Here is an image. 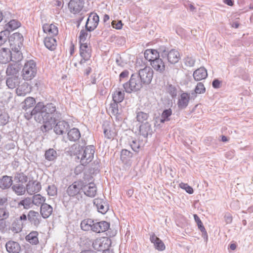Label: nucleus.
I'll list each match as a JSON object with an SVG mask.
<instances>
[{"label": "nucleus", "instance_id": "nucleus-49", "mask_svg": "<svg viewBox=\"0 0 253 253\" xmlns=\"http://www.w3.org/2000/svg\"><path fill=\"white\" fill-rule=\"evenodd\" d=\"M32 199L33 204L36 206L42 205V204H45L44 202H45V198L40 194L34 195Z\"/></svg>", "mask_w": 253, "mask_h": 253}, {"label": "nucleus", "instance_id": "nucleus-31", "mask_svg": "<svg viewBox=\"0 0 253 253\" xmlns=\"http://www.w3.org/2000/svg\"><path fill=\"white\" fill-rule=\"evenodd\" d=\"M144 54L145 58L150 62L152 60H154L155 59L160 57L159 53L157 52V50L154 49H146L145 51Z\"/></svg>", "mask_w": 253, "mask_h": 253}, {"label": "nucleus", "instance_id": "nucleus-53", "mask_svg": "<svg viewBox=\"0 0 253 253\" xmlns=\"http://www.w3.org/2000/svg\"><path fill=\"white\" fill-rule=\"evenodd\" d=\"M88 31H86L85 29H82L80 31V36H79V42L80 44L83 43H85V41H86L87 37L88 36Z\"/></svg>", "mask_w": 253, "mask_h": 253}, {"label": "nucleus", "instance_id": "nucleus-4", "mask_svg": "<svg viewBox=\"0 0 253 253\" xmlns=\"http://www.w3.org/2000/svg\"><path fill=\"white\" fill-rule=\"evenodd\" d=\"M82 189L83 182L75 181L67 187L65 194H67L70 197V199L75 198L79 202L83 199ZM64 196L65 197V195Z\"/></svg>", "mask_w": 253, "mask_h": 253}, {"label": "nucleus", "instance_id": "nucleus-47", "mask_svg": "<svg viewBox=\"0 0 253 253\" xmlns=\"http://www.w3.org/2000/svg\"><path fill=\"white\" fill-rule=\"evenodd\" d=\"M102 127L105 137L109 139L113 138V133L111 130L109 124L108 122L104 123L102 125Z\"/></svg>", "mask_w": 253, "mask_h": 253}, {"label": "nucleus", "instance_id": "nucleus-32", "mask_svg": "<svg viewBox=\"0 0 253 253\" xmlns=\"http://www.w3.org/2000/svg\"><path fill=\"white\" fill-rule=\"evenodd\" d=\"M52 207L46 203L42 204L41 206L40 212L43 218L48 217L52 213Z\"/></svg>", "mask_w": 253, "mask_h": 253}, {"label": "nucleus", "instance_id": "nucleus-9", "mask_svg": "<svg viewBox=\"0 0 253 253\" xmlns=\"http://www.w3.org/2000/svg\"><path fill=\"white\" fill-rule=\"evenodd\" d=\"M84 4L83 0H70L68 3V8L71 13H78L82 10Z\"/></svg>", "mask_w": 253, "mask_h": 253}, {"label": "nucleus", "instance_id": "nucleus-3", "mask_svg": "<svg viewBox=\"0 0 253 253\" xmlns=\"http://www.w3.org/2000/svg\"><path fill=\"white\" fill-rule=\"evenodd\" d=\"M143 85L145 84L136 72L131 75L129 80L123 84V87L126 92L130 93L139 90Z\"/></svg>", "mask_w": 253, "mask_h": 253}, {"label": "nucleus", "instance_id": "nucleus-60", "mask_svg": "<svg viewBox=\"0 0 253 253\" xmlns=\"http://www.w3.org/2000/svg\"><path fill=\"white\" fill-rule=\"evenodd\" d=\"M180 187L182 189H185L187 193L192 194L194 192L193 188L188 185L187 183L181 182L179 184Z\"/></svg>", "mask_w": 253, "mask_h": 253}, {"label": "nucleus", "instance_id": "nucleus-48", "mask_svg": "<svg viewBox=\"0 0 253 253\" xmlns=\"http://www.w3.org/2000/svg\"><path fill=\"white\" fill-rule=\"evenodd\" d=\"M33 205L32 198L29 197L25 198L24 199L20 201L18 203L19 206H23V208L25 209H29L31 208Z\"/></svg>", "mask_w": 253, "mask_h": 253}, {"label": "nucleus", "instance_id": "nucleus-64", "mask_svg": "<svg viewBox=\"0 0 253 253\" xmlns=\"http://www.w3.org/2000/svg\"><path fill=\"white\" fill-rule=\"evenodd\" d=\"M4 30L0 32V35L4 38L5 39L7 40L8 39L9 40L10 37L9 35L11 31L9 29L6 28L5 26H4Z\"/></svg>", "mask_w": 253, "mask_h": 253}, {"label": "nucleus", "instance_id": "nucleus-63", "mask_svg": "<svg viewBox=\"0 0 253 253\" xmlns=\"http://www.w3.org/2000/svg\"><path fill=\"white\" fill-rule=\"evenodd\" d=\"M123 25V24L121 20H113L112 22V26L114 28H115L116 29H121L122 28Z\"/></svg>", "mask_w": 253, "mask_h": 253}, {"label": "nucleus", "instance_id": "nucleus-29", "mask_svg": "<svg viewBox=\"0 0 253 253\" xmlns=\"http://www.w3.org/2000/svg\"><path fill=\"white\" fill-rule=\"evenodd\" d=\"M67 137L71 141L75 142L81 137V133L79 129L74 127L70 129L67 133Z\"/></svg>", "mask_w": 253, "mask_h": 253}, {"label": "nucleus", "instance_id": "nucleus-30", "mask_svg": "<svg viewBox=\"0 0 253 253\" xmlns=\"http://www.w3.org/2000/svg\"><path fill=\"white\" fill-rule=\"evenodd\" d=\"M13 192L18 196H22L25 194L26 192V186L22 183H13L11 187Z\"/></svg>", "mask_w": 253, "mask_h": 253}, {"label": "nucleus", "instance_id": "nucleus-62", "mask_svg": "<svg viewBox=\"0 0 253 253\" xmlns=\"http://www.w3.org/2000/svg\"><path fill=\"white\" fill-rule=\"evenodd\" d=\"M115 60L117 65L120 67H124L126 64L120 54L116 55Z\"/></svg>", "mask_w": 253, "mask_h": 253}, {"label": "nucleus", "instance_id": "nucleus-44", "mask_svg": "<svg viewBox=\"0 0 253 253\" xmlns=\"http://www.w3.org/2000/svg\"><path fill=\"white\" fill-rule=\"evenodd\" d=\"M44 156L46 160L52 161L57 158V153L54 149L50 148L45 151Z\"/></svg>", "mask_w": 253, "mask_h": 253}, {"label": "nucleus", "instance_id": "nucleus-11", "mask_svg": "<svg viewBox=\"0 0 253 253\" xmlns=\"http://www.w3.org/2000/svg\"><path fill=\"white\" fill-rule=\"evenodd\" d=\"M97 192V188L94 183H89L87 185H84L83 182L82 192L86 196L93 198Z\"/></svg>", "mask_w": 253, "mask_h": 253}, {"label": "nucleus", "instance_id": "nucleus-23", "mask_svg": "<svg viewBox=\"0 0 253 253\" xmlns=\"http://www.w3.org/2000/svg\"><path fill=\"white\" fill-rule=\"evenodd\" d=\"M12 54L10 49L3 48L0 50V63L6 64L12 60Z\"/></svg>", "mask_w": 253, "mask_h": 253}, {"label": "nucleus", "instance_id": "nucleus-17", "mask_svg": "<svg viewBox=\"0 0 253 253\" xmlns=\"http://www.w3.org/2000/svg\"><path fill=\"white\" fill-rule=\"evenodd\" d=\"M9 42H11V44H13L20 48L23 46L24 38L22 34L18 32L15 33L10 36Z\"/></svg>", "mask_w": 253, "mask_h": 253}, {"label": "nucleus", "instance_id": "nucleus-42", "mask_svg": "<svg viewBox=\"0 0 253 253\" xmlns=\"http://www.w3.org/2000/svg\"><path fill=\"white\" fill-rule=\"evenodd\" d=\"M94 221L91 219L83 220L81 223V228L84 231L92 230Z\"/></svg>", "mask_w": 253, "mask_h": 253}, {"label": "nucleus", "instance_id": "nucleus-36", "mask_svg": "<svg viewBox=\"0 0 253 253\" xmlns=\"http://www.w3.org/2000/svg\"><path fill=\"white\" fill-rule=\"evenodd\" d=\"M9 216L8 208L7 206L0 208V227L5 225V222L3 220L7 219Z\"/></svg>", "mask_w": 253, "mask_h": 253}, {"label": "nucleus", "instance_id": "nucleus-50", "mask_svg": "<svg viewBox=\"0 0 253 253\" xmlns=\"http://www.w3.org/2000/svg\"><path fill=\"white\" fill-rule=\"evenodd\" d=\"M166 89L172 98H174L176 97L177 88L175 85L168 84L166 86Z\"/></svg>", "mask_w": 253, "mask_h": 253}, {"label": "nucleus", "instance_id": "nucleus-40", "mask_svg": "<svg viewBox=\"0 0 253 253\" xmlns=\"http://www.w3.org/2000/svg\"><path fill=\"white\" fill-rule=\"evenodd\" d=\"M19 70V66L16 64H9L6 69V73L7 76H17Z\"/></svg>", "mask_w": 253, "mask_h": 253}, {"label": "nucleus", "instance_id": "nucleus-41", "mask_svg": "<svg viewBox=\"0 0 253 253\" xmlns=\"http://www.w3.org/2000/svg\"><path fill=\"white\" fill-rule=\"evenodd\" d=\"M132 153L126 149H123L121 154V160L125 164H127L131 159Z\"/></svg>", "mask_w": 253, "mask_h": 253}, {"label": "nucleus", "instance_id": "nucleus-24", "mask_svg": "<svg viewBox=\"0 0 253 253\" xmlns=\"http://www.w3.org/2000/svg\"><path fill=\"white\" fill-rule=\"evenodd\" d=\"M80 54L81 57L90 58L91 56V48L87 43L80 44Z\"/></svg>", "mask_w": 253, "mask_h": 253}, {"label": "nucleus", "instance_id": "nucleus-7", "mask_svg": "<svg viewBox=\"0 0 253 253\" xmlns=\"http://www.w3.org/2000/svg\"><path fill=\"white\" fill-rule=\"evenodd\" d=\"M99 21V17L97 13L91 12L86 20L85 28L89 32L94 31L97 27Z\"/></svg>", "mask_w": 253, "mask_h": 253}, {"label": "nucleus", "instance_id": "nucleus-51", "mask_svg": "<svg viewBox=\"0 0 253 253\" xmlns=\"http://www.w3.org/2000/svg\"><path fill=\"white\" fill-rule=\"evenodd\" d=\"M9 116L6 113H1L0 115V125L5 126L9 122Z\"/></svg>", "mask_w": 253, "mask_h": 253}, {"label": "nucleus", "instance_id": "nucleus-5", "mask_svg": "<svg viewBox=\"0 0 253 253\" xmlns=\"http://www.w3.org/2000/svg\"><path fill=\"white\" fill-rule=\"evenodd\" d=\"M37 72L36 62L33 60L28 61L25 63L22 69V78L24 80H31L35 77Z\"/></svg>", "mask_w": 253, "mask_h": 253}, {"label": "nucleus", "instance_id": "nucleus-46", "mask_svg": "<svg viewBox=\"0 0 253 253\" xmlns=\"http://www.w3.org/2000/svg\"><path fill=\"white\" fill-rule=\"evenodd\" d=\"M5 26L6 28L12 31L20 27L21 23L17 20L13 19L10 20Z\"/></svg>", "mask_w": 253, "mask_h": 253}, {"label": "nucleus", "instance_id": "nucleus-34", "mask_svg": "<svg viewBox=\"0 0 253 253\" xmlns=\"http://www.w3.org/2000/svg\"><path fill=\"white\" fill-rule=\"evenodd\" d=\"M30 91V88L27 83L22 84L21 85L18 86L16 89V93L18 96H25Z\"/></svg>", "mask_w": 253, "mask_h": 253}, {"label": "nucleus", "instance_id": "nucleus-16", "mask_svg": "<svg viewBox=\"0 0 253 253\" xmlns=\"http://www.w3.org/2000/svg\"><path fill=\"white\" fill-rule=\"evenodd\" d=\"M150 64L153 68L157 72L161 74L164 73L166 66L162 59L159 57L154 60H152Z\"/></svg>", "mask_w": 253, "mask_h": 253}, {"label": "nucleus", "instance_id": "nucleus-25", "mask_svg": "<svg viewBox=\"0 0 253 253\" xmlns=\"http://www.w3.org/2000/svg\"><path fill=\"white\" fill-rule=\"evenodd\" d=\"M42 29L44 33L48 34V37H54L58 33L57 27L53 24H45L43 25Z\"/></svg>", "mask_w": 253, "mask_h": 253}, {"label": "nucleus", "instance_id": "nucleus-22", "mask_svg": "<svg viewBox=\"0 0 253 253\" xmlns=\"http://www.w3.org/2000/svg\"><path fill=\"white\" fill-rule=\"evenodd\" d=\"M5 246L7 252L9 253H19L21 251L19 244L12 240L7 242Z\"/></svg>", "mask_w": 253, "mask_h": 253}, {"label": "nucleus", "instance_id": "nucleus-43", "mask_svg": "<svg viewBox=\"0 0 253 253\" xmlns=\"http://www.w3.org/2000/svg\"><path fill=\"white\" fill-rule=\"evenodd\" d=\"M125 93L124 91H122L120 88L117 90L113 94L112 98L113 101L116 102H121L124 99Z\"/></svg>", "mask_w": 253, "mask_h": 253}, {"label": "nucleus", "instance_id": "nucleus-1", "mask_svg": "<svg viewBox=\"0 0 253 253\" xmlns=\"http://www.w3.org/2000/svg\"><path fill=\"white\" fill-rule=\"evenodd\" d=\"M24 117L30 120L33 117L37 122H40L44 119L46 122L56 121L61 117V114L56 110L55 105L53 103H47L44 105L43 102H39L36 104L32 111L24 114Z\"/></svg>", "mask_w": 253, "mask_h": 253}, {"label": "nucleus", "instance_id": "nucleus-14", "mask_svg": "<svg viewBox=\"0 0 253 253\" xmlns=\"http://www.w3.org/2000/svg\"><path fill=\"white\" fill-rule=\"evenodd\" d=\"M150 240L154 244L155 249L159 251L165 250L166 247L164 243L154 233L151 232L150 234Z\"/></svg>", "mask_w": 253, "mask_h": 253}, {"label": "nucleus", "instance_id": "nucleus-37", "mask_svg": "<svg viewBox=\"0 0 253 253\" xmlns=\"http://www.w3.org/2000/svg\"><path fill=\"white\" fill-rule=\"evenodd\" d=\"M38 235L39 233L37 231H32L26 236V240L31 244L37 245L39 243Z\"/></svg>", "mask_w": 253, "mask_h": 253}, {"label": "nucleus", "instance_id": "nucleus-39", "mask_svg": "<svg viewBox=\"0 0 253 253\" xmlns=\"http://www.w3.org/2000/svg\"><path fill=\"white\" fill-rule=\"evenodd\" d=\"M28 176L23 172H17L14 175V183H22L23 184L28 181Z\"/></svg>", "mask_w": 253, "mask_h": 253}, {"label": "nucleus", "instance_id": "nucleus-58", "mask_svg": "<svg viewBox=\"0 0 253 253\" xmlns=\"http://www.w3.org/2000/svg\"><path fill=\"white\" fill-rule=\"evenodd\" d=\"M47 192L49 196H54L57 194V189L56 187L53 184L48 186Z\"/></svg>", "mask_w": 253, "mask_h": 253}, {"label": "nucleus", "instance_id": "nucleus-33", "mask_svg": "<svg viewBox=\"0 0 253 253\" xmlns=\"http://www.w3.org/2000/svg\"><path fill=\"white\" fill-rule=\"evenodd\" d=\"M44 43L46 47L50 50L55 49L57 45L56 40L53 37H46L45 38Z\"/></svg>", "mask_w": 253, "mask_h": 253}, {"label": "nucleus", "instance_id": "nucleus-61", "mask_svg": "<svg viewBox=\"0 0 253 253\" xmlns=\"http://www.w3.org/2000/svg\"><path fill=\"white\" fill-rule=\"evenodd\" d=\"M131 149L134 152H137L139 151L140 148V144L136 140H133L130 144Z\"/></svg>", "mask_w": 253, "mask_h": 253}, {"label": "nucleus", "instance_id": "nucleus-13", "mask_svg": "<svg viewBox=\"0 0 253 253\" xmlns=\"http://www.w3.org/2000/svg\"><path fill=\"white\" fill-rule=\"evenodd\" d=\"M190 101V94L182 92L180 95L177 101V106L180 110L185 109L188 105Z\"/></svg>", "mask_w": 253, "mask_h": 253}, {"label": "nucleus", "instance_id": "nucleus-2", "mask_svg": "<svg viewBox=\"0 0 253 253\" xmlns=\"http://www.w3.org/2000/svg\"><path fill=\"white\" fill-rule=\"evenodd\" d=\"M94 153L95 147L93 145H88L84 148V146L79 145L76 148L74 154L77 156L78 159L80 160L82 165L86 166L92 161Z\"/></svg>", "mask_w": 253, "mask_h": 253}, {"label": "nucleus", "instance_id": "nucleus-52", "mask_svg": "<svg viewBox=\"0 0 253 253\" xmlns=\"http://www.w3.org/2000/svg\"><path fill=\"white\" fill-rule=\"evenodd\" d=\"M149 117V114L142 111L137 113L136 119L139 122H143L147 120Z\"/></svg>", "mask_w": 253, "mask_h": 253}, {"label": "nucleus", "instance_id": "nucleus-38", "mask_svg": "<svg viewBox=\"0 0 253 253\" xmlns=\"http://www.w3.org/2000/svg\"><path fill=\"white\" fill-rule=\"evenodd\" d=\"M194 217L195 222L197 223L198 228L203 234L204 238L206 239V240H207L208 238V233L206 231V229L205 228L203 224L202 221L201 220L199 217L196 214H194Z\"/></svg>", "mask_w": 253, "mask_h": 253}, {"label": "nucleus", "instance_id": "nucleus-57", "mask_svg": "<svg viewBox=\"0 0 253 253\" xmlns=\"http://www.w3.org/2000/svg\"><path fill=\"white\" fill-rule=\"evenodd\" d=\"M156 50L159 53V55L161 56L163 58H166V53L169 50L168 48L165 46H161Z\"/></svg>", "mask_w": 253, "mask_h": 253}, {"label": "nucleus", "instance_id": "nucleus-20", "mask_svg": "<svg viewBox=\"0 0 253 253\" xmlns=\"http://www.w3.org/2000/svg\"><path fill=\"white\" fill-rule=\"evenodd\" d=\"M93 204L96 207L98 211L102 214H105L109 210L108 205L102 199H95L93 200Z\"/></svg>", "mask_w": 253, "mask_h": 253}, {"label": "nucleus", "instance_id": "nucleus-6", "mask_svg": "<svg viewBox=\"0 0 253 253\" xmlns=\"http://www.w3.org/2000/svg\"><path fill=\"white\" fill-rule=\"evenodd\" d=\"M145 85L150 84L153 77V71L150 67L146 66L143 69H140L137 73Z\"/></svg>", "mask_w": 253, "mask_h": 253}, {"label": "nucleus", "instance_id": "nucleus-15", "mask_svg": "<svg viewBox=\"0 0 253 253\" xmlns=\"http://www.w3.org/2000/svg\"><path fill=\"white\" fill-rule=\"evenodd\" d=\"M27 216L28 220L32 224L37 227L39 226L42 218L38 212L31 210L29 211Z\"/></svg>", "mask_w": 253, "mask_h": 253}, {"label": "nucleus", "instance_id": "nucleus-26", "mask_svg": "<svg viewBox=\"0 0 253 253\" xmlns=\"http://www.w3.org/2000/svg\"><path fill=\"white\" fill-rule=\"evenodd\" d=\"M193 76L196 81L205 79L208 76L207 71L205 68L200 67L193 72Z\"/></svg>", "mask_w": 253, "mask_h": 253}, {"label": "nucleus", "instance_id": "nucleus-35", "mask_svg": "<svg viewBox=\"0 0 253 253\" xmlns=\"http://www.w3.org/2000/svg\"><path fill=\"white\" fill-rule=\"evenodd\" d=\"M172 114V110L170 108L165 109L161 115V118L157 119V123H164L170 120V116Z\"/></svg>", "mask_w": 253, "mask_h": 253}, {"label": "nucleus", "instance_id": "nucleus-55", "mask_svg": "<svg viewBox=\"0 0 253 253\" xmlns=\"http://www.w3.org/2000/svg\"><path fill=\"white\" fill-rule=\"evenodd\" d=\"M119 102H116L113 101V103L110 104V109L111 113L113 115H116L119 114L118 103Z\"/></svg>", "mask_w": 253, "mask_h": 253}, {"label": "nucleus", "instance_id": "nucleus-18", "mask_svg": "<svg viewBox=\"0 0 253 253\" xmlns=\"http://www.w3.org/2000/svg\"><path fill=\"white\" fill-rule=\"evenodd\" d=\"M12 177L6 175L0 177V188L3 190H8L13 184Z\"/></svg>", "mask_w": 253, "mask_h": 253}, {"label": "nucleus", "instance_id": "nucleus-27", "mask_svg": "<svg viewBox=\"0 0 253 253\" xmlns=\"http://www.w3.org/2000/svg\"><path fill=\"white\" fill-rule=\"evenodd\" d=\"M20 82V78L18 76H14L7 78L6 84L9 88L13 89L19 85Z\"/></svg>", "mask_w": 253, "mask_h": 253}, {"label": "nucleus", "instance_id": "nucleus-45", "mask_svg": "<svg viewBox=\"0 0 253 253\" xmlns=\"http://www.w3.org/2000/svg\"><path fill=\"white\" fill-rule=\"evenodd\" d=\"M55 122L56 121H50V120H49L48 122H46V120L44 119L43 121L39 122L40 123L43 124V125L41 127V130L43 132H46L48 131L49 130L52 129V125L54 124Z\"/></svg>", "mask_w": 253, "mask_h": 253}, {"label": "nucleus", "instance_id": "nucleus-10", "mask_svg": "<svg viewBox=\"0 0 253 253\" xmlns=\"http://www.w3.org/2000/svg\"><path fill=\"white\" fill-rule=\"evenodd\" d=\"M70 128V125L65 121H58L54 127V131L56 134L61 135L66 133Z\"/></svg>", "mask_w": 253, "mask_h": 253}, {"label": "nucleus", "instance_id": "nucleus-19", "mask_svg": "<svg viewBox=\"0 0 253 253\" xmlns=\"http://www.w3.org/2000/svg\"><path fill=\"white\" fill-rule=\"evenodd\" d=\"M110 227V223L105 221H101L94 223L92 231L96 233L104 232L107 231Z\"/></svg>", "mask_w": 253, "mask_h": 253}, {"label": "nucleus", "instance_id": "nucleus-12", "mask_svg": "<svg viewBox=\"0 0 253 253\" xmlns=\"http://www.w3.org/2000/svg\"><path fill=\"white\" fill-rule=\"evenodd\" d=\"M166 58L169 63L174 64L177 63L180 59L179 52L175 49H171L168 50L166 53Z\"/></svg>", "mask_w": 253, "mask_h": 253}, {"label": "nucleus", "instance_id": "nucleus-28", "mask_svg": "<svg viewBox=\"0 0 253 253\" xmlns=\"http://www.w3.org/2000/svg\"><path fill=\"white\" fill-rule=\"evenodd\" d=\"M36 104V100L34 98L32 97H27L24 101L22 103V108L25 110V113L31 111L30 109L33 107Z\"/></svg>", "mask_w": 253, "mask_h": 253}, {"label": "nucleus", "instance_id": "nucleus-54", "mask_svg": "<svg viewBox=\"0 0 253 253\" xmlns=\"http://www.w3.org/2000/svg\"><path fill=\"white\" fill-rule=\"evenodd\" d=\"M103 242L100 240H96L92 243V247L97 251L103 250Z\"/></svg>", "mask_w": 253, "mask_h": 253}, {"label": "nucleus", "instance_id": "nucleus-8", "mask_svg": "<svg viewBox=\"0 0 253 253\" xmlns=\"http://www.w3.org/2000/svg\"><path fill=\"white\" fill-rule=\"evenodd\" d=\"M26 192L30 195L39 192L42 188L41 184L37 180H29L26 185Z\"/></svg>", "mask_w": 253, "mask_h": 253}, {"label": "nucleus", "instance_id": "nucleus-59", "mask_svg": "<svg viewBox=\"0 0 253 253\" xmlns=\"http://www.w3.org/2000/svg\"><path fill=\"white\" fill-rule=\"evenodd\" d=\"M184 64L189 67H193L195 63V59L190 56H187L184 59Z\"/></svg>", "mask_w": 253, "mask_h": 253}, {"label": "nucleus", "instance_id": "nucleus-21", "mask_svg": "<svg viewBox=\"0 0 253 253\" xmlns=\"http://www.w3.org/2000/svg\"><path fill=\"white\" fill-rule=\"evenodd\" d=\"M139 132L145 138L152 135L153 131L151 125L147 122L141 124L139 126Z\"/></svg>", "mask_w": 253, "mask_h": 253}, {"label": "nucleus", "instance_id": "nucleus-56", "mask_svg": "<svg viewBox=\"0 0 253 253\" xmlns=\"http://www.w3.org/2000/svg\"><path fill=\"white\" fill-rule=\"evenodd\" d=\"M194 90L196 93H198V94H202L205 92L206 88L202 83L199 82L197 84Z\"/></svg>", "mask_w": 253, "mask_h": 253}]
</instances>
